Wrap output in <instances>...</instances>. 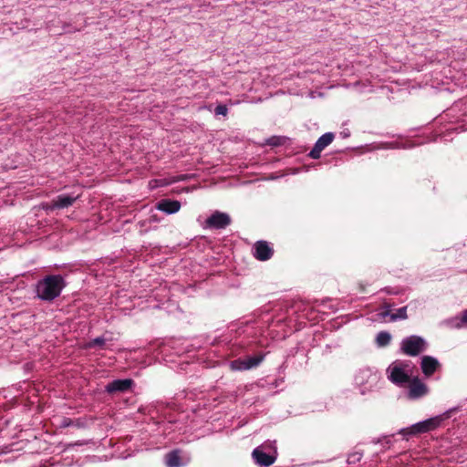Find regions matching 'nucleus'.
Wrapping results in <instances>:
<instances>
[{"label":"nucleus","instance_id":"4","mask_svg":"<svg viewBox=\"0 0 467 467\" xmlns=\"http://www.w3.org/2000/svg\"><path fill=\"white\" fill-rule=\"evenodd\" d=\"M429 392V389L418 377H414L409 382L408 398L417 400L424 397Z\"/></svg>","mask_w":467,"mask_h":467},{"label":"nucleus","instance_id":"18","mask_svg":"<svg viewBox=\"0 0 467 467\" xmlns=\"http://www.w3.org/2000/svg\"><path fill=\"white\" fill-rule=\"evenodd\" d=\"M247 366V363H246V359H235L234 360L232 363H231V367L233 369H235V370H247L249 369V368H244V367H246Z\"/></svg>","mask_w":467,"mask_h":467},{"label":"nucleus","instance_id":"6","mask_svg":"<svg viewBox=\"0 0 467 467\" xmlns=\"http://www.w3.org/2000/svg\"><path fill=\"white\" fill-rule=\"evenodd\" d=\"M388 371H389V379L398 386H403L409 383L412 379L404 371L403 368L396 364L390 366Z\"/></svg>","mask_w":467,"mask_h":467},{"label":"nucleus","instance_id":"21","mask_svg":"<svg viewBox=\"0 0 467 467\" xmlns=\"http://www.w3.org/2000/svg\"><path fill=\"white\" fill-rule=\"evenodd\" d=\"M214 112L216 115L226 116L227 112H228V109L225 105L220 104L215 108Z\"/></svg>","mask_w":467,"mask_h":467},{"label":"nucleus","instance_id":"14","mask_svg":"<svg viewBox=\"0 0 467 467\" xmlns=\"http://www.w3.org/2000/svg\"><path fill=\"white\" fill-rule=\"evenodd\" d=\"M181 451L179 450H174L170 451L165 456V462L168 467H181L182 465L181 460Z\"/></svg>","mask_w":467,"mask_h":467},{"label":"nucleus","instance_id":"3","mask_svg":"<svg viewBox=\"0 0 467 467\" xmlns=\"http://www.w3.org/2000/svg\"><path fill=\"white\" fill-rule=\"evenodd\" d=\"M441 422V417H434L426 420L415 423L409 428L401 429L399 433L403 436L419 435L437 429Z\"/></svg>","mask_w":467,"mask_h":467},{"label":"nucleus","instance_id":"10","mask_svg":"<svg viewBox=\"0 0 467 467\" xmlns=\"http://www.w3.org/2000/svg\"><path fill=\"white\" fill-rule=\"evenodd\" d=\"M133 384L134 381L131 379H115L106 386V390L109 393L125 392L129 390Z\"/></svg>","mask_w":467,"mask_h":467},{"label":"nucleus","instance_id":"20","mask_svg":"<svg viewBox=\"0 0 467 467\" xmlns=\"http://www.w3.org/2000/svg\"><path fill=\"white\" fill-rule=\"evenodd\" d=\"M284 141H285L284 138L273 136L267 140V144L270 146L277 147V146L283 145Z\"/></svg>","mask_w":467,"mask_h":467},{"label":"nucleus","instance_id":"25","mask_svg":"<svg viewBox=\"0 0 467 467\" xmlns=\"http://www.w3.org/2000/svg\"><path fill=\"white\" fill-rule=\"evenodd\" d=\"M69 421H70V420H69V419L65 420V425H69Z\"/></svg>","mask_w":467,"mask_h":467},{"label":"nucleus","instance_id":"22","mask_svg":"<svg viewBox=\"0 0 467 467\" xmlns=\"http://www.w3.org/2000/svg\"><path fill=\"white\" fill-rule=\"evenodd\" d=\"M462 322L467 325V309L462 312Z\"/></svg>","mask_w":467,"mask_h":467},{"label":"nucleus","instance_id":"15","mask_svg":"<svg viewBox=\"0 0 467 467\" xmlns=\"http://www.w3.org/2000/svg\"><path fill=\"white\" fill-rule=\"evenodd\" d=\"M391 336L389 332L381 331L378 334L376 342L379 347H386L390 343Z\"/></svg>","mask_w":467,"mask_h":467},{"label":"nucleus","instance_id":"9","mask_svg":"<svg viewBox=\"0 0 467 467\" xmlns=\"http://www.w3.org/2000/svg\"><path fill=\"white\" fill-rule=\"evenodd\" d=\"M441 367L437 358L431 356H423L421 358L420 368L422 373L427 377H431L436 370Z\"/></svg>","mask_w":467,"mask_h":467},{"label":"nucleus","instance_id":"12","mask_svg":"<svg viewBox=\"0 0 467 467\" xmlns=\"http://www.w3.org/2000/svg\"><path fill=\"white\" fill-rule=\"evenodd\" d=\"M78 199V197H73V196H70V195H66V194H60V195H57L56 198H54L50 204H49V208L50 209H64V208H67L69 206H71L75 201Z\"/></svg>","mask_w":467,"mask_h":467},{"label":"nucleus","instance_id":"2","mask_svg":"<svg viewBox=\"0 0 467 467\" xmlns=\"http://www.w3.org/2000/svg\"><path fill=\"white\" fill-rule=\"evenodd\" d=\"M426 348L427 343L425 339L416 335L405 337L400 343V350L403 354L410 357L419 356L425 351Z\"/></svg>","mask_w":467,"mask_h":467},{"label":"nucleus","instance_id":"16","mask_svg":"<svg viewBox=\"0 0 467 467\" xmlns=\"http://www.w3.org/2000/svg\"><path fill=\"white\" fill-rule=\"evenodd\" d=\"M407 306L399 308L396 313L390 315V321H396L398 319H407Z\"/></svg>","mask_w":467,"mask_h":467},{"label":"nucleus","instance_id":"13","mask_svg":"<svg viewBox=\"0 0 467 467\" xmlns=\"http://www.w3.org/2000/svg\"><path fill=\"white\" fill-rule=\"evenodd\" d=\"M157 208L160 211L165 212L169 214L177 213L181 208L179 201H172L169 199L161 200L158 202Z\"/></svg>","mask_w":467,"mask_h":467},{"label":"nucleus","instance_id":"8","mask_svg":"<svg viewBox=\"0 0 467 467\" xmlns=\"http://www.w3.org/2000/svg\"><path fill=\"white\" fill-rule=\"evenodd\" d=\"M335 136L332 132H327L323 134L316 142L313 149L309 152V157L312 159H318L320 158V154L322 150L327 147L329 144L332 143Z\"/></svg>","mask_w":467,"mask_h":467},{"label":"nucleus","instance_id":"23","mask_svg":"<svg viewBox=\"0 0 467 467\" xmlns=\"http://www.w3.org/2000/svg\"><path fill=\"white\" fill-rule=\"evenodd\" d=\"M391 314H392V313H390V311H389V310H385V311H383V312H381V313H380V316H381L382 317H389V316L390 317V315H391Z\"/></svg>","mask_w":467,"mask_h":467},{"label":"nucleus","instance_id":"7","mask_svg":"<svg viewBox=\"0 0 467 467\" xmlns=\"http://www.w3.org/2000/svg\"><path fill=\"white\" fill-rule=\"evenodd\" d=\"M254 256L259 261H267L274 254V249L266 241H257L254 244Z\"/></svg>","mask_w":467,"mask_h":467},{"label":"nucleus","instance_id":"24","mask_svg":"<svg viewBox=\"0 0 467 467\" xmlns=\"http://www.w3.org/2000/svg\"><path fill=\"white\" fill-rule=\"evenodd\" d=\"M359 287H360V291H361V292H364V291H365V287H364L362 285H359Z\"/></svg>","mask_w":467,"mask_h":467},{"label":"nucleus","instance_id":"1","mask_svg":"<svg viewBox=\"0 0 467 467\" xmlns=\"http://www.w3.org/2000/svg\"><path fill=\"white\" fill-rule=\"evenodd\" d=\"M65 286V280L60 275H50L37 283L36 292L39 299L51 302L59 296Z\"/></svg>","mask_w":467,"mask_h":467},{"label":"nucleus","instance_id":"5","mask_svg":"<svg viewBox=\"0 0 467 467\" xmlns=\"http://www.w3.org/2000/svg\"><path fill=\"white\" fill-rule=\"evenodd\" d=\"M231 217L227 213L216 211L207 218L205 223L209 228L224 229L231 223Z\"/></svg>","mask_w":467,"mask_h":467},{"label":"nucleus","instance_id":"17","mask_svg":"<svg viewBox=\"0 0 467 467\" xmlns=\"http://www.w3.org/2000/svg\"><path fill=\"white\" fill-rule=\"evenodd\" d=\"M105 342H106V340L104 337H96V338L90 340L89 342H88L87 348H93L95 347H99L100 348H104Z\"/></svg>","mask_w":467,"mask_h":467},{"label":"nucleus","instance_id":"19","mask_svg":"<svg viewBox=\"0 0 467 467\" xmlns=\"http://www.w3.org/2000/svg\"><path fill=\"white\" fill-rule=\"evenodd\" d=\"M262 356L249 357L248 358H246L247 366L245 368H249L250 369L252 368L257 367L262 362Z\"/></svg>","mask_w":467,"mask_h":467},{"label":"nucleus","instance_id":"11","mask_svg":"<svg viewBox=\"0 0 467 467\" xmlns=\"http://www.w3.org/2000/svg\"><path fill=\"white\" fill-rule=\"evenodd\" d=\"M252 456H253L254 462L262 467H269L275 461V457L265 453L259 447L255 448L253 451Z\"/></svg>","mask_w":467,"mask_h":467}]
</instances>
